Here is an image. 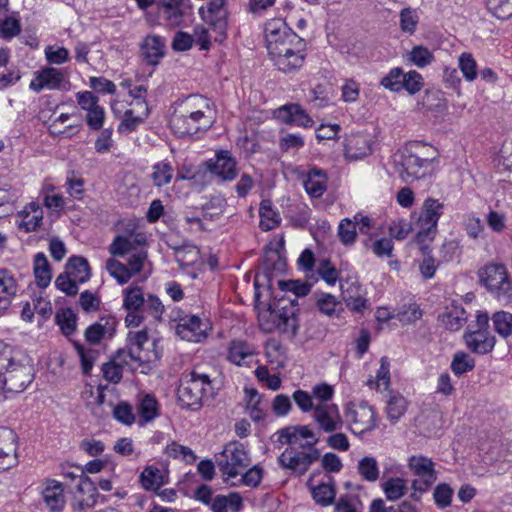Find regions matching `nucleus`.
<instances>
[{
    "label": "nucleus",
    "mask_w": 512,
    "mask_h": 512,
    "mask_svg": "<svg viewBox=\"0 0 512 512\" xmlns=\"http://www.w3.org/2000/svg\"><path fill=\"white\" fill-rule=\"evenodd\" d=\"M176 261L181 267H189L200 262V252L195 246H187L176 251Z\"/></svg>",
    "instance_id": "63"
},
{
    "label": "nucleus",
    "mask_w": 512,
    "mask_h": 512,
    "mask_svg": "<svg viewBox=\"0 0 512 512\" xmlns=\"http://www.w3.org/2000/svg\"><path fill=\"white\" fill-rule=\"evenodd\" d=\"M106 269L121 285L129 282L133 276L141 272H144L145 278H147L152 272V266L148 260L147 247L140 248L136 252L128 255L126 265L114 258L108 259Z\"/></svg>",
    "instance_id": "5"
},
{
    "label": "nucleus",
    "mask_w": 512,
    "mask_h": 512,
    "mask_svg": "<svg viewBox=\"0 0 512 512\" xmlns=\"http://www.w3.org/2000/svg\"><path fill=\"white\" fill-rule=\"evenodd\" d=\"M143 289L137 285H130L122 290V308L125 310H140L145 304Z\"/></svg>",
    "instance_id": "45"
},
{
    "label": "nucleus",
    "mask_w": 512,
    "mask_h": 512,
    "mask_svg": "<svg viewBox=\"0 0 512 512\" xmlns=\"http://www.w3.org/2000/svg\"><path fill=\"white\" fill-rule=\"evenodd\" d=\"M342 298L353 312L361 313L367 308L366 291L355 277H348L340 284Z\"/></svg>",
    "instance_id": "21"
},
{
    "label": "nucleus",
    "mask_w": 512,
    "mask_h": 512,
    "mask_svg": "<svg viewBox=\"0 0 512 512\" xmlns=\"http://www.w3.org/2000/svg\"><path fill=\"white\" fill-rule=\"evenodd\" d=\"M19 438L12 429L0 427V472L6 471L19 463Z\"/></svg>",
    "instance_id": "17"
},
{
    "label": "nucleus",
    "mask_w": 512,
    "mask_h": 512,
    "mask_svg": "<svg viewBox=\"0 0 512 512\" xmlns=\"http://www.w3.org/2000/svg\"><path fill=\"white\" fill-rule=\"evenodd\" d=\"M444 208V203L439 199L428 197L423 201L415 222L417 230L416 240L418 242L434 238L439 219L444 214Z\"/></svg>",
    "instance_id": "9"
},
{
    "label": "nucleus",
    "mask_w": 512,
    "mask_h": 512,
    "mask_svg": "<svg viewBox=\"0 0 512 512\" xmlns=\"http://www.w3.org/2000/svg\"><path fill=\"white\" fill-rule=\"evenodd\" d=\"M485 222L492 232L502 234L507 229L508 217L504 211L489 209L485 215Z\"/></svg>",
    "instance_id": "59"
},
{
    "label": "nucleus",
    "mask_w": 512,
    "mask_h": 512,
    "mask_svg": "<svg viewBox=\"0 0 512 512\" xmlns=\"http://www.w3.org/2000/svg\"><path fill=\"white\" fill-rule=\"evenodd\" d=\"M184 0H159V7L163 10L166 21L171 26H178L183 18Z\"/></svg>",
    "instance_id": "46"
},
{
    "label": "nucleus",
    "mask_w": 512,
    "mask_h": 512,
    "mask_svg": "<svg viewBox=\"0 0 512 512\" xmlns=\"http://www.w3.org/2000/svg\"><path fill=\"white\" fill-rule=\"evenodd\" d=\"M442 325L451 330L457 331L466 323V311L457 304H452L446 307L445 311L439 316Z\"/></svg>",
    "instance_id": "37"
},
{
    "label": "nucleus",
    "mask_w": 512,
    "mask_h": 512,
    "mask_svg": "<svg viewBox=\"0 0 512 512\" xmlns=\"http://www.w3.org/2000/svg\"><path fill=\"white\" fill-rule=\"evenodd\" d=\"M371 389L378 392L387 391L390 386V363L386 357L380 359V368L377 371L375 379L367 381Z\"/></svg>",
    "instance_id": "47"
},
{
    "label": "nucleus",
    "mask_w": 512,
    "mask_h": 512,
    "mask_svg": "<svg viewBox=\"0 0 512 512\" xmlns=\"http://www.w3.org/2000/svg\"><path fill=\"white\" fill-rule=\"evenodd\" d=\"M356 223L351 218H343L337 227L339 241L347 247L353 246L357 240Z\"/></svg>",
    "instance_id": "53"
},
{
    "label": "nucleus",
    "mask_w": 512,
    "mask_h": 512,
    "mask_svg": "<svg viewBox=\"0 0 512 512\" xmlns=\"http://www.w3.org/2000/svg\"><path fill=\"white\" fill-rule=\"evenodd\" d=\"M278 440L282 444L299 446L303 449H317L319 438L308 425L289 426L278 432Z\"/></svg>",
    "instance_id": "15"
},
{
    "label": "nucleus",
    "mask_w": 512,
    "mask_h": 512,
    "mask_svg": "<svg viewBox=\"0 0 512 512\" xmlns=\"http://www.w3.org/2000/svg\"><path fill=\"white\" fill-rule=\"evenodd\" d=\"M458 68L467 82H473L477 79V62L471 53L463 52L459 55Z\"/></svg>",
    "instance_id": "57"
},
{
    "label": "nucleus",
    "mask_w": 512,
    "mask_h": 512,
    "mask_svg": "<svg viewBox=\"0 0 512 512\" xmlns=\"http://www.w3.org/2000/svg\"><path fill=\"white\" fill-rule=\"evenodd\" d=\"M42 193L44 196L45 207L52 213H59V211L63 208L64 205V199L61 195L60 190L57 189L51 183L46 182L43 185Z\"/></svg>",
    "instance_id": "50"
},
{
    "label": "nucleus",
    "mask_w": 512,
    "mask_h": 512,
    "mask_svg": "<svg viewBox=\"0 0 512 512\" xmlns=\"http://www.w3.org/2000/svg\"><path fill=\"white\" fill-rule=\"evenodd\" d=\"M464 342L471 352L485 355L496 345V337L487 330H475L463 335Z\"/></svg>",
    "instance_id": "29"
},
{
    "label": "nucleus",
    "mask_w": 512,
    "mask_h": 512,
    "mask_svg": "<svg viewBox=\"0 0 512 512\" xmlns=\"http://www.w3.org/2000/svg\"><path fill=\"white\" fill-rule=\"evenodd\" d=\"M223 481L227 484L235 483V478L250 464V458L244 446L238 442L228 443L217 460Z\"/></svg>",
    "instance_id": "7"
},
{
    "label": "nucleus",
    "mask_w": 512,
    "mask_h": 512,
    "mask_svg": "<svg viewBox=\"0 0 512 512\" xmlns=\"http://www.w3.org/2000/svg\"><path fill=\"white\" fill-rule=\"evenodd\" d=\"M494 162L498 167H502L507 171H512V139H506L503 142L494 158Z\"/></svg>",
    "instance_id": "64"
},
{
    "label": "nucleus",
    "mask_w": 512,
    "mask_h": 512,
    "mask_svg": "<svg viewBox=\"0 0 512 512\" xmlns=\"http://www.w3.org/2000/svg\"><path fill=\"white\" fill-rule=\"evenodd\" d=\"M408 468L417 477L413 481L431 486L437 479L434 462L423 455H413L408 459Z\"/></svg>",
    "instance_id": "25"
},
{
    "label": "nucleus",
    "mask_w": 512,
    "mask_h": 512,
    "mask_svg": "<svg viewBox=\"0 0 512 512\" xmlns=\"http://www.w3.org/2000/svg\"><path fill=\"white\" fill-rule=\"evenodd\" d=\"M264 39L269 56L277 51L281 52L292 44H300L302 40L282 18H273L265 23Z\"/></svg>",
    "instance_id": "10"
},
{
    "label": "nucleus",
    "mask_w": 512,
    "mask_h": 512,
    "mask_svg": "<svg viewBox=\"0 0 512 512\" xmlns=\"http://www.w3.org/2000/svg\"><path fill=\"white\" fill-rule=\"evenodd\" d=\"M306 192L314 198L321 197L327 189V175L318 168H312L304 181Z\"/></svg>",
    "instance_id": "36"
},
{
    "label": "nucleus",
    "mask_w": 512,
    "mask_h": 512,
    "mask_svg": "<svg viewBox=\"0 0 512 512\" xmlns=\"http://www.w3.org/2000/svg\"><path fill=\"white\" fill-rule=\"evenodd\" d=\"M320 459L318 449L296 451L292 447L285 449L279 457V463L284 468L299 474H304L311 464Z\"/></svg>",
    "instance_id": "16"
},
{
    "label": "nucleus",
    "mask_w": 512,
    "mask_h": 512,
    "mask_svg": "<svg viewBox=\"0 0 512 512\" xmlns=\"http://www.w3.org/2000/svg\"><path fill=\"white\" fill-rule=\"evenodd\" d=\"M33 273L36 284L41 288H46L52 279V272L47 257L40 252L34 256Z\"/></svg>",
    "instance_id": "43"
},
{
    "label": "nucleus",
    "mask_w": 512,
    "mask_h": 512,
    "mask_svg": "<svg viewBox=\"0 0 512 512\" xmlns=\"http://www.w3.org/2000/svg\"><path fill=\"white\" fill-rule=\"evenodd\" d=\"M474 367L475 361L469 354L459 351L453 355L451 370L455 375L460 376L465 374L472 371Z\"/></svg>",
    "instance_id": "60"
},
{
    "label": "nucleus",
    "mask_w": 512,
    "mask_h": 512,
    "mask_svg": "<svg viewBox=\"0 0 512 512\" xmlns=\"http://www.w3.org/2000/svg\"><path fill=\"white\" fill-rule=\"evenodd\" d=\"M279 119L296 126L309 128L313 125L312 118L297 104L285 105L278 109Z\"/></svg>",
    "instance_id": "35"
},
{
    "label": "nucleus",
    "mask_w": 512,
    "mask_h": 512,
    "mask_svg": "<svg viewBox=\"0 0 512 512\" xmlns=\"http://www.w3.org/2000/svg\"><path fill=\"white\" fill-rule=\"evenodd\" d=\"M41 494L51 512H61L64 507V486L60 481L46 479L42 483Z\"/></svg>",
    "instance_id": "31"
},
{
    "label": "nucleus",
    "mask_w": 512,
    "mask_h": 512,
    "mask_svg": "<svg viewBox=\"0 0 512 512\" xmlns=\"http://www.w3.org/2000/svg\"><path fill=\"white\" fill-rule=\"evenodd\" d=\"M437 151L422 142H410L393 155L395 169L406 183L423 179L431 174Z\"/></svg>",
    "instance_id": "2"
},
{
    "label": "nucleus",
    "mask_w": 512,
    "mask_h": 512,
    "mask_svg": "<svg viewBox=\"0 0 512 512\" xmlns=\"http://www.w3.org/2000/svg\"><path fill=\"white\" fill-rule=\"evenodd\" d=\"M3 387V394H0V401L10 398L14 394L23 392L33 381V373L30 366L23 365L16 361L8 368Z\"/></svg>",
    "instance_id": "14"
},
{
    "label": "nucleus",
    "mask_w": 512,
    "mask_h": 512,
    "mask_svg": "<svg viewBox=\"0 0 512 512\" xmlns=\"http://www.w3.org/2000/svg\"><path fill=\"white\" fill-rule=\"evenodd\" d=\"M260 328L265 333L277 331L279 333L295 334L297 323L291 308L266 310L258 316Z\"/></svg>",
    "instance_id": "11"
},
{
    "label": "nucleus",
    "mask_w": 512,
    "mask_h": 512,
    "mask_svg": "<svg viewBox=\"0 0 512 512\" xmlns=\"http://www.w3.org/2000/svg\"><path fill=\"white\" fill-rule=\"evenodd\" d=\"M206 167L211 174L221 180H233L237 175L236 161L228 151H220L215 159L206 162Z\"/></svg>",
    "instance_id": "27"
},
{
    "label": "nucleus",
    "mask_w": 512,
    "mask_h": 512,
    "mask_svg": "<svg viewBox=\"0 0 512 512\" xmlns=\"http://www.w3.org/2000/svg\"><path fill=\"white\" fill-rule=\"evenodd\" d=\"M260 227L264 231H269L276 228L280 224L279 214L272 208L271 202L264 200L260 204Z\"/></svg>",
    "instance_id": "51"
},
{
    "label": "nucleus",
    "mask_w": 512,
    "mask_h": 512,
    "mask_svg": "<svg viewBox=\"0 0 512 512\" xmlns=\"http://www.w3.org/2000/svg\"><path fill=\"white\" fill-rule=\"evenodd\" d=\"M43 220V210L39 203L30 202L15 216L17 228L25 233L34 232L40 228Z\"/></svg>",
    "instance_id": "24"
},
{
    "label": "nucleus",
    "mask_w": 512,
    "mask_h": 512,
    "mask_svg": "<svg viewBox=\"0 0 512 512\" xmlns=\"http://www.w3.org/2000/svg\"><path fill=\"white\" fill-rule=\"evenodd\" d=\"M139 483L144 490L157 491L165 484V476L159 468L149 465L141 472Z\"/></svg>",
    "instance_id": "42"
},
{
    "label": "nucleus",
    "mask_w": 512,
    "mask_h": 512,
    "mask_svg": "<svg viewBox=\"0 0 512 512\" xmlns=\"http://www.w3.org/2000/svg\"><path fill=\"white\" fill-rule=\"evenodd\" d=\"M495 332L503 338L512 335V313L508 311H497L491 317Z\"/></svg>",
    "instance_id": "54"
},
{
    "label": "nucleus",
    "mask_w": 512,
    "mask_h": 512,
    "mask_svg": "<svg viewBox=\"0 0 512 512\" xmlns=\"http://www.w3.org/2000/svg\"><path fill=\"white\" fill-rule=\"evenodd\" d=\"M345 417L353 433L362 434L376 427L373 408L364 402H350L345 408Z\"/></svg>",
    "instance_id": "13"
},
{
    "label": "nucleus",
    "mask_w": 512,
    "mask_h": 512,
    "mask_svg": "<svg viewBox=\"0 0 512 512\" xmlns=\"http://www.w3.org/2000/svg\"><path fill=\"white\" fill-rule=\"evenodd\" d=\"M305 44L300 40V44H292L281 52L270 55L274 65L284 73H293L303 66L305 53Z\"/></svg>",
    "instance_id": "18"
},
{
    "label": "nucleus",
    "mask_w": 512,
    "mask_h": 512,
    "mask_svg": "<svg viewBox=\"0 0 512 512\" xmlns=\"http://www.w3.org/2000/svg\"><path fill=\"white\" fill-rule=\"evenodd\" d=\"M212 330L211 322L206 317L186 315L179 319L175 331L183 340L199 343L206 339Z\"/></svg>",
    "instance_id": "12"
},
{
    "label": "nucleus",
    "mask_w": 512,
    "mask_h": 512,
    "mask_svg": "<svg viewBox=\"0 0 512 512\" xmlns=\"http://www.w3.org/2000/svg\"><path fill=\"white\" fill-rule=\"evenodd\" d=\"M481 284L500 301L512 300V280L505 265L491 263L479 272Z\"/></svg>",
    "instance_id": "6"
},
{
    "label": "nucleus",
    "mask_w": 512,
    "mask_h": 512,
    "mask_svg": "<svg viewBox=\"0 0 512 512\" xmlns=\"http://www.w3.org/2000/svg\"><path fill=\"white\" fill-rule=\"evenodd\" d=\"M64 75L60 69L44 67L34 73L29 88L39 93L44 89L53 90L60 88Z\"/></svg>",
    "instance_id": "28"
},
{
    "label": "nucleus",
    "mask_w": 512,
    "mask_h": 512,
    "mask_svg": "<svg viewBox=\"0 0 512 512\" xmlns=\"http://www.w3.org/2000/svg\"><path fill=\"white\" fill-rule=\"evenodd\" d=\"M225 207V199L222 196H214L203 206V218L205 220L218 219L223 214Z\"/></svg>",
    "instance_id": "62"
},
{
    "label": "nucleus",
    "mask_w": 512,
    "mask_h": 512,
    "mask_svg": "<svg viewBox=\"0 0 512 512\" xmlns=\"http://www.w3.org/2000/svg\"><path fill=\"white\" fill-rule=\"evenodd\" d=\"M256 354V350L251 344L242 340H234L228 346L227 359L236 366H250Z\"/></svg>",
    "instance_id": "34"
},
{
    "label": "nucleus",
    "mask_w": 512,
    "mask_h": 512,
    "mask_svg": "<svg viewBox=\"0 0 512 512\" xmlns=\"http://www.w3.org/2000/svg\"><path fill=\"white\" fill-rule=\"evenodd\" d=\"M90 278L88 262L83 257H71L66 264V295L78 292L77 283H83Z\"/></svg>",
    "instance_id": "22"
},
{
    "label": "nucleus",
    "mask_w": 512,
    "mask_h": 512,
    "mask_svg": "<svg viewBox=\"0 0 512 512\" xmlns=\"http://www.w3.org/2000/svg\"><path fill=\"white\" fill-rule=\"evenodd\" d=\"M419 14L416 9L406 7L399 13V26L403 33L412 35L416 32L419 23Z\"/></svg>",
    "instance_id": "56"
},
{
    "label": "nucleus",
    "mask_w": 512,
    "mask_h": 512,
    "mask_svg": "<svg viewBox=\"0 0 512 512\" xmlns=\"http://www.w3.org/2000/svg\"><path fill=\"white\" fill-rule=\"evenodd\" d=\"M173 169L167 162H159L153 166L151 178L155 186L161 187L171 182Z\"/></svg>",
    "instance_id": "61"
},
{
    "label": "nucleus",
    "mask_w": 512,
    "mask_h": 512,
    "mask_svg": "<svg viewBox=\"0 0 512 512\" xmlns=\"http://www.w3.org/2000/svg\"><path fill=\"white\" fill-rule=\"evenodd\" d=\"M145 246V235L143 233L135 232L115 237L109 246V252L113 256L123 257L125 255H130Z\"/></svg>",
    "instance_id": "26"
},
{
    "label": "nucleus",
    "mask_w": 512,
    "mask_h": 512,
    "mask_svg": "<svg viewBox=\"0 0 512 512\" xmlns=\"http://www.w3.org/2000/svg\"><path fill=\"white\" fill-rule=\"evenodd\" d=\"M67 477L76 480L74 499L79 508L90 507L96 503L97 489L90 478L81 475L76 479L74 476L66 474Z\"/></svg>",
    "instance_id": "33"
},
{
    "label": "nucleus",
    "mask_w": 512,
    "mask_h": 512,
    "mask_svg": "<svg viewBox=\"0 0 512 512\" xmlns=\"http://www.w3.org/2000/svg\"><path fill=\"white\" fill-rule=\"evenodd\" d=\"M371 137L365 133L350 134L345 138L344 156L346 159L356 161L363 159L372 152Z\"/></svg>",
    "instance_id": "23"
},
{
    "label": "nucleus",
    "mask_w": 512,
    "mask_h": 512,
    "mask_svg": "<svg viewBox=\"0 0 512 512\" xmlns=\"http://www.w3.org/2000/svg\"><path fill=\"white\" fill-rule=\"evenodd\" d=\"M127 348L130 358L140 365L156 362L161 355L158 340L150 339L146 328L138 331H129L127 334Z\"/></svg>",
    "instance_id": "8"
},
{
    "label": "nucleus",
    "mask_w": 512,
    "mask_h": 512,
    "mask_svg": "<svg viewBox=\"0 0 512 512\" xmlns=\"http://www.w3.org/2000/svg\"><path fill=\"white\" fill-rule=\"evenodd\" d=\"M265 356L273 370H279L285 367L287 361L286 351L279 341L270 339L266 342Z\"/></svg>",
    "instance_id": "41"
},
{
    "label": "nucleus",
    "mask_w": 512,
    "mask_h": 512,
    "mask_svg": "<svg viewBox=\"0 0 512 512\" xmlns=\"http://www.w3.org/2000/svg\"><path fill=\"white\" fill-rule=\"evenodd\" d=\"M312 418L319 430L325 433L335 432L343 426L339 407L334 403L315 404Z\"/></svg>",
    "instance_id": "20"
},
{
    "label": "nucleus",
    "mask_w": 512,
    "mask_h": 512,
    "mask_svg": "<svg viewBox=\"0 0 512 512\" xmlns=\"http://www.w3.org/2000/svg\"><path fill=\"white\" fill-rule=\"evenodd\" d=\"M18 290L15 275L7 269H0V317L7 312Z\"/></svg>",
    "instance_id": "30"
},
{
    "label": "nucleus",
    "mask_w": 512,
    "mask_h": 512,
    "mask_svg": "<svg viewBox=\"0 0 512 512\" xmlns=\"http://www.w3.org/2000/svg\"><path fill=\"white\" fill-rule=\"evenodd\" d=\"M359 475L368 482H375L379 478V466L374 457L365 456L357 464Z\"/></svg>",
    "instance_id": "55"
},
{
    "label": "nucleus",
    "mask_w": 512,
    "mask_h": 512,
    "mask_svg": "<svg viewBox=\"0 0 512 512\" xmlns=\"http://www.w3.org/2000/svg\"><path fill=\"white\" fill-rule=\"evenodd\" d=\"M407 400L398 393L391 394L386 402L387 417L391 422H397L406 412Z\"/></svg>",
    "instance_id": "48"
},
{
    "label": "nucleus",
    "mask_w": 512,
    "mask_h": 512,
    "mask_svg": "<svg viewBox=\"0 0 512 512\" xmlns=\"http://www.w3.org/2000/svg\"><path fill=\"white\" fill-rule=\"evenodd\" d=\"M114 321L101 319L86 329L85 336L90 343H98L106 335H112Z\"/></svg>",
    "instance_id": "49"
},
{
    "label": "nucleus",
    "mask_w": 512,
    "mask_h": 512,
    "mask_svg": "<svg viewBox=\"0 0 512 512\" xmlns=\"http://www.w3.org/2000/svg\"><path fill=\"white\" fill-rule=\"evenodd\" d=\"M485 4L489 13L499 20L512 17V0H485Z\"/></svg>",
    "instance_id": "58"
},
{
    "label": "nucleus",
    "mask_w": 512,
    "mask_h": 512,
    "mask_svg": "<svg viewBox=\"0 0 512 512\" xmlns=\"http://www.w3.org/2000/svg\"><path fill=\"white\" fill-rule=\"evenodd\" d=\"M216 119L214 105L201 95H190L179 102L170 117L172 132L179 137L193 136L210 129Z\"/></svg>",
    "instance_id": "1"
},
{
    "label": "nucleus",
    "mask_w": 512,
    "mask_h": 512,
    "mask_svg": "<svg viewBox=\"0 0 512 512\" xmlns=\"http://www.w3.org/2000/svg\"><path fill=\"white\" fill-rule=\"evenodd\" d=\"M242 506V497L236 492L229 493L228 495H217L213 498L210 505L213 512H238L242 509Z\"/></svg>",
    "instance_id": "40"
},
{
    "label": "nucleus",
    "mask_w": 512,
    "mask_h": 512,
    "mask_svg": "<svg viewBox=\"0 0 512 512\" xmlns=\"http://www.w3.org/2000/svg\"><path fill=\"white\" fill-rule=\"evenodd\" d=\"M403 59L406 63L422 69L431 65L435 60V56L428 47L415 45L411 50L403 54Z\"/></svg>",
    "instance_id": "38"
},
{
    "label": "nucleus",
    "mask_w": 512,
    "mask_h": 512,
    "mask_svg": "<svg viewBox=\"0 0 512 512\" xmlns=\"http://www.w3.org/2000/svg\"><path fill=\"white\" fill-rule=\"evenodd\" d=\"M211 394L212 385L209 376L192 371L182 378L177 397L183 408L197 411Z\"/></svg>",
    "instance_id": "4"
},
{
    "label": "nucleus",
    "mask_w": 512,
    "mask_h": 512,
    "mask_svg": "<svg viewBox=\"0 0 512 512\" xmlns=\"http://www.w3.org/2000/svg\"><path fill=\"white\" fill-rule=\"evenodd\" d=\"M382 491L389 501L401 499L408 490V482L402 477H389L381 484Z\"/></svg>",
    "instance_id": "44"
},
{
    "label": "nucleus",
    "mask_w": 512,
    "mask_h": 512,
    "mask_svg": "<svg viewBox=\"0 0 512 512\" xmlns=\"http://www.w3.org/2000/svg\"><path fill=\"white\" fill-rule=\"evenodd\" d=\"M141 56L149 65H157L165 55L166 41L155 34L147 35L141 45Z\"/></svg>",
    "instance_id": "32"
},
{
    "label": "nucleus",
    "mask_w": 512,
    "mask_h": 512,
    "mask_svg": "<svg viewBox=\"0 0 512 512\" xmlns=\"http://www.w3.org/2000/svg\"><path fill=\"white\" fill-rule=\"evenodd\" d=\"M15 350L13 347L4 341L0 340V394H3V387L6 384V374L9 372L8 368L14 364Z\"/></svg>",
    "instance_id": "52"
},
{
    "label": "nucleus",
    "mask_w": 512,
    "mask_h": 512,
    "mask_svg": "<svg viewBox=\"0 0 512 512\" xmlns=\"http://www.w3.org/2000/svg\"><path fill=\"white\" fill-rule=\"evenodd\" d=\"M138 424L143 426L159 415V405L153 395L145 394L139 397L137 404Z\"/></svg>",
    "instance_id": "39"
},
{
    "label": "nucleus",
    "mask_w": 512,
    "mask_h": 512,
    "mask_svg": "<svg viewBox=\"0 0 512 512\" xmlns=\"http://www.w3.org/2000/svg\"><path fill=\"white\" fill-rule=\"evenodd\" d=\"M98 101V98L90 91L77 93V102L86 112L85 121L92 130L102 129L106 118L105 109L99 105Z\"/></svg>",
    "instance_id": "19"
},
{
    "label": "nucleus",
    "mask_w": 512,
    "mask_h": 512,
    "mask_svg": "<svg viewBox=\"0 0 512 512\" xmlns=\"http://www.w3.org/2000/svg\"><path fill=\"white\" fill-rule=\"evenodd\" d=\"M146 90L138 86L129 92V99H114L111 101V110L115 117L121 119L118 132L129 134L143 123L149 114L148 104L144 98Z\"/></svg>",
    "instance_id": "3"
}]
</instances>
